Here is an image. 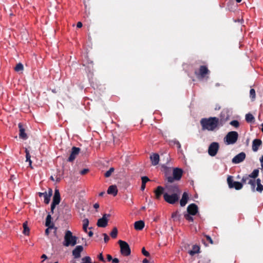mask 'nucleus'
Here are the masks:
<instances>
[{
  "mask_svg": "<svg viewBox=\"0 0 263 263\" xmlns=\"http://www.w3.org/2000/svg\"><path fill=\"white\" fill-rule=\"evenodd\" d=\"M200 124L203 130L214 131L218 129L219 126V120L216 117L203 118L200 121Z\"/></svg>",
  "mask_w": 263,
  "mask_h": 263,
  "instance_id": "obj_1",
  "label": "nucleus"
},
{
  "mask_svg": "<svg viewBox=\"0 0 263 263\" xmlns=\"http://www.w3.org/2000/svg\"><path fill=\"white\" fill-rule=\"evenodd\" d=\"M241 183L242 185L246 183L249 184L253 192L257 191L261 193L263 191V185L261 184V181L259 179L254 180L250 178L249 176H246L242 177Z\"/></svg>",
  "mask_w": 263,
  "mask_h": 263,
  "instance_id": "obj_2",
  "label": "nucleus"
},
{
  "mask_svg": "<svg viewBox=\"0 0 263 263\" xmlns=\"http://www.w3.org/2000/svg\"><path fill=\"white\" fill-rule=\"evenodd\" d=\"M77 237L73 236L70 231L67 230L65 232L63 244L65 247L74 246L77 243Z\"/></svg>",
  "mask_w": 263,
  "mask_h": 263,
  "instance_id": "obj_3",
  "label": "nucleus"
},
{
  "mask_svg": "<svg viewBox=\"0 0 263 263\" xmlns=\"http://www.w3.org/2000/svg\"><path fill=\"white\" fill-rule=\"evenodd\" d=\"M238 134L236 132H229L224 138V142L227 144H233L237 140Z\"/></svg>",
  "mask_w": 263,
  "mask_h": 263,
  "instance_id": "obj_4",
  "label": "nucleus"
},
{
  "mask_svg": "<svg viewBox=\"0 0 263 263\" xmlns=\"http://www.w3.org/2000/svg\"><path fill=\"white\" fill-rule=\"evenodd\" d=\"M183 171L181 169L179 168H175L173 169V176H168L167 177V180L168 182L172 183L175 180H179L182 177Z\"/></svg>",
  "mask_w": 263,
  "mask_h": 263,
  "instance_id": "obj_5",
  "label": "nucleus"
},
{
  "mask_svg": "<svg viewBox=\"0 0 263 263\" xmlns=\"http://www.w3.org/2000/svg\"><path fill=\"white\" fill-rule=\"evenodd\" d=\"M118 243L120 247V251L122 255L127 256L130 254V249L128 244L123 240H120Z\"/></svg>",
  "mask_w": 263,
  "mask_h": 263,
  "instance_id": "obj_6",
  "label": "nucleus"
},
{
  "mask_svg": "<svg viewBox=\"0 0 263 263\" xmlns=\"http://www.w3.org/2000/svg\"><path fill=\"white\" fill-rule=\"evenodd\" d=\"M179 195L176 193L170 194L167 193H165L163 194V197L165 201L167 203L174 204L178 200Z\"/></svg>",
  "mask_w": 263,
  "mask_h": 263,
  "instance_id": "obj_7",
  "label": "nucleus"
},
{
  "mask_svg": "<svg viewBox=\"0 0 263 263\" xmlns=\"http://www.w3.org/2000/svg\"><path fill=\"white\" fill-rule=\"evenodd\" d=\"M227 182L230 188H235L236 190H240L242 187L241 183L237 181H234L233 177L231 176H228L227 178Z\"/></svg>",
  "mask_w": 263,
  "mask_h": 263,
  "instance_id": "obj_8",
  "label": "nucleus"
},
{
  "mask_svg": "<svg viewBox=\"0 0 263 263\" xmlns=\"http://www.w3.org/2000/svg\"><path fill=\"white\" fill-rule=\"evenodd\" d=\"M219 145L217 142H212L209 146L208 148V154L212 157L215 156L219 149Z\"/></svg>",
  "mask_w": 263,
  "mask_h": 263,
  "instance_id": "obj_9",
  "label": "nucleus"
},
{
  "mask_svg": "<svg viewBox=\"0 0 263 263\" xmlns=\"http://www.w3.org/2000/svg\"><path fill=\"white\" fill-rule=\"evenodd\" d=\"M165 189L166 191V193L168 194H180V191L179 189L178 185H171V184H166L165 186Z\"/></svg>",
  "mask_w": 263,
  "mask_h": 263,
  "instance_id": "obj_10",
  "label": "nucleus"
},
{
  "mask_svg": "<svg viewBox=\"0 0 263 263\" xmlns=\"http://www.w3.org/2000/svg\"><path fill=\"white\" fill-rule=\"evenodd\" d=\"M110 217L109 214H105L101 218L98 220L97 226L99 227L105 228L107 226L108 218Z\"/></svg>",
  "mask_w": 263,
  "mask_h": 263,
  "instance_id": "obj_11",
  "label": "nucleus"
},
{
  "mask_svg": "<svg viewBox=\"0 0 263 263\" xmlns=\"http://www.w3.org/2000/svg\"><path fill=\"white\" fill-rule=\"evenodd\" d=\"M209 72L208 68L205 66H201L200 67L199 71H195V74L199 79H203L204 78L205 74H208Z\"/></svg>",
  "mask_w": 263,
  "mask_h": 263,
  "instance_id": "obj_12",
  "label": "nucleus"
},
{
  "mask_svg": "<svg viewBox=\"0 0 263 263\" xmlns=\"http://www.w3.org/2000/svg\"><path fill=\"white\" fill-rule=\"evenodd\" d=\"M246 158V154L243 152H241L236 156H235L233 159H232V162L234 164H238L244 160V159Z\"/></svg>",
  "mask_w": 263,
  "mask_h": 263,
  "instance_id": "obj_13",
  "label": "nucleus"
},
{
  "mask_svg": "<svg viewBox=\"0 0 263 263\" xmlns=\"http://www.w3.org/2000/svg\"><path fill=\"white\" fill-rule=\"evenodd\" d=\"M80 151V149L78 147H73L70 156L68 158V161L72 162L76 158Z\"/></svg>",
  "mask_w": 263,
  "mask_h": 263,
  "instance_id": "obj_14",
  "label": "nucleus"
},
{
  "mask_svg": "<svg viewBox=\"0 0 263 263\" xmlns=\"http://www.w3.org/2000/svg\"><path fill=\"white\" fill-rule=\"evenodd\" d=\"M52 190L50 189L49 193L45 192L44 193H39V195L40 197H43L44 201L46 204H48L50 200V197L52 195Z\"/></svg>",
  "mask_w": 263,
  "mask_h": 263,
  "instance_id": "obj_15",
  "label": "nucleus"
},
{
  "mask_svg": "<svg viewBox=\"0 0 263 263\" xmlns=\"http://www.w3.org/2000/svg\"><path fill=\"white\" fill-rule=\"evenodd\" d=\"M83 250V247L82 246H77L72 251V255L75 258H78L81 256V253Z\"/></svg>",
  "mask_w": 263,
  "mask_h": 263,
  "instance_id": "obj_16",
  "label": "nucleus"
},
{
  "mask_svg": "<svg viewBox=\"0 0 263 263\" xmlns=\"http://www.w3.org/2000/svg\"><path fill=\"white\" fill-rule=\"evenodd\" d=\"M187 211L192 215H195L198 212V207L195 204H191L188 206Z\"/></svg>",
  "mask_w": 263,
  "mask_h": 263,
  "instance_id": "obj_17",
  "label": "nucleus"
},
{
  "mask_svg": "<svg viewBox=\"0 0 263 263\" xmlns=\"http://www.w3.org/2000/svg\"><path fill=\"white\" fill-rule=\"evenodd\" d=\"M152 164L154 166L157 165L159 162V155L157 153H153L150 156Z\"/></svg>",
  "mask_w": 263,
  "mask_h": 263,
  "instance_id": "obj_18",
  "label": "nucleus"
},
{
  "mask_svg": "<svg viewBox=\"0 0 263 263\" xmlns=\"http://www.w3.org/2000/svg\"><path fill=\"white\" fill-rule=\"evenodd\" d=\"M18 128L20 130L19 137L20 138H22L24 140H26L27 139L28 137L27 134L25 132V129L23 127V125L22 123H20L18 124Z\"/></svg>",
  "mask_w": 263,
  "mask_h": 263,
  "instance_id": "obj_19",
  "label": "nucleus"
},
{
  "mask_svg": "<svg viewBox=\"0 0 263 263\" xmlns=\"http://www.w3.org/2000/svg\"><path fill=\"white\" fill-rule=\"evenodd\" d=\"M164 188L161 186H158L154 191L155 198L157 199H159L162 194H163Z\"/></svg>",
  "mask_w": 263,
  "mask_h": 263,
  "instance_id": "obj_20",
  "label": "nucleus"
},
{
  "mask_svg": "<svg viewBox=\"0 0 263 263\" xmlns=\"http://www.w3.org/2000/svg\"><path fill=\"white\" fill-rule=\"evenodd\" d=\"M261 143L262 142L260 139H256L254 140L252 143V150L254 152H257Z\"/></svg>",
  "mask_w": 263,
  "mask_h": 263,
  "instance_id": "obj_21",
  "label": "nucleus"
},
{
  "mask_svg": "<svg viewBox=\"0 0 263 263\" xmlns=\"http://www.w3.org/2000/svg\"><path fill=\"white\" fill-rule=\"evenodd\" d=\"M61 201V197L59 191L57 189L55 190L54 196L53 197V203L59 204Z\"/></svg>",
  "mask_w": 263,
  "mask_h": 263,
  "instance_id": "obj_22",
  "label": "nucleus"
},
{
  "mask_svg": "<svg viewBox=\"0 0 263 263\" xmlns=\"http://www.w3.org/2000/svg\"><path fill=\"white\" fill-rule=\"evenodd\" d=\"M107 192V194L112 195L114 196H116L118 193V190L117 186L115 185L109 186Z\"/></svg>",
  "mask_w": 263,
  "mask_h": 263,
  "instance_id": "obj_23",
  "label": "nucleus"
},
{
  "mask_svg": "<svg viewBox=\"0 0 263 263\" xmlns=\"http://www.w3.org/2000/svg\"><path fill=\"white\" fill-rule=\"evenodd\" d=\"M189 199V195L186 192H184L180 200V203L181 206H184L187 203Z\"/></svg>",
  "mask_w": 263,
  "mask_h": 263,
  "instance_id": "obj_24",
  "label": "nucleus"
},
{
  "mask_svg": "<svg viewBox=\"0 0 263 263\" xmlns=\"http://www.w3.org/2000/svg\"><path fill=\"white\" fill-rule=\"evenodd\" d=\"M144 227V222L142 220L136 221L134 223V228L136 230H141Z\"/></svg>",
  "mask_w": 263,
  "mask_h": 263,
  "instance_id": "obj_25",
  "label": "nucleus"
},
{
  "mask_svg": "<svg viewBox=\"0 0 263 263\" xmlns=\"http://www.w3.org/2000/svg\"><path fill=\"white\" fill-rule=\"evenodd\" d=\"M200 248L197 245H194L193 246L192 249L189 251V253L191 256H193L195 254H197L199 252Z\"/></svg>",
  "mask_w": 263,
  "mask_h": 263,
  "instance_id": "obj_26",
  "label": "nucleus"
},
{
  "mask_svg": "<svg viewBox=\"0 0 263 263\" xmlns=\"http://www.w3.org/2000/svg\"><path fill=\"white\" fill-rule=\"evenodd\" d=\"M23 229H24L23 233L25 235H29L30 229L27 226V221L23 223Z\"/></svg>",
  "mask_w": 263,
  "mask_h": 263,
  "instance_id": "obj_27",
  "label": "nucleus"
},
{
  "mask_svg": "<svg viewBox=\"0 0 263 263\" xmlns=\"http://www.w3.org/2000/svg\"><path fill=\"white\" fill-rule=\"evenodd\" d=\"M89 224V220L85 218L83 220V229L85 233H87V228Z\"/></svg>",
  "mask_w": 263,
  "mask_h": 263,
  "instance_id": "obj_28",
  "label": "nucleus"
},
{
  "mask_svg": "<svg viewBox=\"0 0 263 263\" xmlns=\"http://www.w3.org/2000/svg\"><path fill=\"white\" fill-rule=\"evenodd\" d=\"M246 120L248 123H251L254 121V117L251 114H247L246 115Z\"/></svg>",
  "mask_w": 263,
  "mask_h": 263,
  "instance_id": "obj_29",
  "label": "nucleus"
},
{
  "mask_svg": "<svg viewBox=\"0 0 263 263\" xmlns=\"http://www.w3.org/2000/svg\"><path fill=\"white\" fill-rule=\"evenodd\" d=\"M258 173L259 170L258 169H255L252 172V173L251 174H250L248 176L250 177V178L255 180V178L258 176Z\"/></svg>",
  "mask_w": 263,
  "mask_h": 263,
  "instance_id": "obj_30",
  "label": "nucleus"
},
{
  "mask_svg": "<svg viewBox=\"0 0 263 263\" xmlns=\"http://www.w3.org/2000/svg\"><path fill=\"white\" fill-rule=\"evenodd\" d=\"M26 153V161L29 162V164L30 166H31L32 161L31 160V156L30 155L29 151L27 150V149H26L25 150Z\"/></svg>",
  "mask_w": 263,
  "mask_h": 263,
  "instance_id": "obj_31",
  "label": "nucleus"
},
{
  "mask_svg": "<svg viewBox=\"0 0 263 263\" xmlns=\"http://www.w3.org/2000/svg\"><path fill=\"white\" fill-rule=\"evenodd\" d=\"M53 224L51 223V216L50 214H48L46 219L45 226H51Z\"/></svg>",
  "mask_w": 263,
  "mask_h": 263,
  "instance_id": "obj_32",
  "label": "nucleus"
},
{
  "mask_svg": "<svg viewBox=\"0 0 263 263\" xmlns=\"http://www.w3.org/2000/svg\"><path fill=\"white\" fill-rule=\"evenodd\" d=\"M24 69L23 65L20 63L17 64L14 68V70L16 72L22 71Z\"/></svg>",
  "mask_w": 263,
  "mask_h": 263,
  "instance_id": "obj_33",
  "label": "nucleus"
},
{
  "mask_svg": "<svg viewBox=\"0 0 263 263\" xmlns=\"http://www.w3.org/2000/svg\"><path fill=\"white\" fill-rule=\"evenodd\" d=\"M250 97L252 101H254L256 98V93L254 89H251L250 90Z\"/></svg>",
  "mask_w": 263,
  "mask_h": 263,
  "instance_id": "obj_34",
  "label": "nucleus"
},
{
  "mask_svg": "<svg viewBox=\"0 0 263 263\" xmlns=\"http://www.w3.org/2000/svg\"><path fill=\"white\" fill-rule=\"evenodd\" d=\"M117 234H118L117 229L116 228H114L110 234L111 237L113 238H115L117 237Z\"/></svg>",
  "mask_w": 263,
  "mask_h": 263,
  "instance_id": "obj_35",
  "label": "nucleus"
},
{
  "mask_svg": "<svg viewBox=\"0 0 263 263\" xmlns=\"http://www.w3.org/2000/svg\"><path fill=\"white\" fill-rule=\"evenodd\" d=\"M193 215H192L191 214H189V213H187V214H185L184 216V218L189 221H191V222H192L194 220V219L193 218Z\"/></svg>",
  "mask_w": 263,
  "mask_h": 263,
  "instance_id": "obj_36",
  "label": "nucleus"
},
{
  "mask_svg": "<svg viewBox=\"0 0 263 263\" xmlns=\"http://www.w3.org/2000/svg\"><path fill=\"white\" fill-rule=\"evenodd\" d=\"M114 168L113 167H111L109 168L108 171H107L104 174L105 177L108 178L110 177L111 174L114 172Z\"/></svg>",
  "mask_w": 263,
  "mask_h": 263,
  "instance_id": "obj_37",
  "label": "nucleus"
},
{
  "mask_svg": "<svg viewBox=\"0 0 263 263\" xmlns=\"http://www.w3.org/2000/svg\"><path fill=\"white\" fill-rule=\"evenodd\" d=\"M230 124L232 126H233L235 127H238L239 123V122L237 120H233L230 122Z\"/></svg>",
  "mask_w": 263,
  "mask_h": 263,
  "instance_id": "obj_38",
  "label": "nucleus"
},
{
  "mask_svg": "<svg viewBox=\"0 0 263 263\" xmlns=\"http://www.w3.org/2000/svg\"><path fill=\"white\" fill-rule=\"evenodd\" d=\"M179 214L178 212H175L173 213L172 215V217L174 219V220H176L178 218Z\"/></svg>",
  "mask_w": 263,
  "mask_h": 263,
  "instance_id": "obj_39",
  "label": "nucleus"
},
{
  "mask_svg": "<svg viewBox=\"0 0 263 263\" xmlns=\"http://www.w3.org/2000/svg\"><path fill=\"white\" fill-rule=\"evenodd\" d=\"M48 228L45 230V234L46 235H48L50 233V230L54 228L53 224H52L51 226H47Z\"/></svg>",
  "mask_w": 263,
  "mask_h": 263,
  "instance_id": "obj_40",
  "label": "nucleus"
},
{
  "mask_svg": "<svg viewBox=\"0 0 263 263\" xmlns=\"http://www.w3.org/2000/svg\"><path fill=\"white\" fill-rule=\"evenodd\" d=\"M97 258L102 262H105V260L103 256L102 253H100L99 255L97 256Z\"/></svg>",
  "mask_w": 263,
  "mask_h": 263,
  "instance_id": "obj_41",
  "label": "nucleus"
},
{
  "mask_svg": "<svg viewBox=\"0 0 263 263\" xmlns=\"http://www.w3.org/2000/svg\"><path fill=\"white\" fill-rule=\"evenodd\" d=\"M142 183L146 184V182L149 181V178L146 176H143L141 178Z\"/></svg>",
  "mask_w": 263,
  "mask_h": 263,
  "instance_id": "obj_42",
  "label": "nucleus"
},
{
  "mask_svg": "<svg viewBox=\"0 0 263 263\" xmlns=\"http://www.w3.org/2000/svg\"><path fill=\"white\" fill-rule=\"evenodd\" d=\"M162 167L163 168V171L164 173L167 174V173L170 172L171 171V168L170 167H167L165 165H162Z\"/></svg>",
  "mask_w": 263,
  "mask_h": 263,
  "instance_id": "obj_43",
  "label": "nucleus"
},
{
  "mask_svg": "<svg viewBox=\"0 0 263 263\" xmlns=\"http://www.w3.org/2000/svg\"><path fill=\"white\" fill-rule=\"evenodd\" d=\"M89 172V170L88 168H84L80 171V173L82 175H84L87 174Z\"/></svg>",
  "mask_w": 263,
  "mask_h": 263,
  "instance_id": "obj_44",
  "label": "nucleus"
},
{
  "mask_svg": "<svg viewBox=\"0 0 263 263\" xmlns=\"http://www.w3.org/2000/svg\"><path fill=\"white\" fill-rule=\"evenodd\" d=\"M103 236L105 242H107L109 240V237L106 233H103Z\"/></svg>",
  "mask_w": 263,
  "mask_h": 263,
  "instance_id": "obj_45",
  "label": "nucleus"
},
{
  "mask_svg": "<svg viewBox=\"0 0 263 263\" xmlns=\"http://www.w3.org/2000/svg\"><path fill=\"white\" fill-rule=\"evenodd\" d=\"M142 254H143L144 256H147H147H148L149 255V253L147 251H146L145 250V248H142Z\"/></svg>",
  "mask_w": 263,
  "mask_h": 263,
  "instance_id": "obj_46",
  "label": "nucleus"
},
{
  "mask_svg": "<svg viewBox=\"0 0 263 263\" xmlns=\"http://www.w3.org/2000/svg\"><path fill=\"white\" fill-rule=\"evenodd\" d=\"M174 144L176 145L179 149H181V144L178 141L174 140L173 141Z\"/></svg>",
  "mask_w": 263,
  "mask_h": 263,
  "instance_id": "obj_47",
  "label": "nucleus"
},
{
  "mask_svg": "<svg viewBox=\"0 0 263 263\" xmlns=\"http://www.w3.org/2000/svg\"><path fill=\"white\" fill-rule=\"evenodd\" d=\"M57 205H58V204L52 202L51 205V212L52 214L53 213L54 209H55V207Z\"/></svg>",
  "mask_w": 263,
  "mask_h": 263,
  "instance_id": "obj_48",
  "label": "nucleus"
},
{
  "mask_svg": "<svg viewBox=\"0 0 263 263\" xmlns=\"http://www.w3.org/2000/svg\"><path fill=\"white\" fill-rule=\"evenodd\" d=\"M205 237L206 238V240L209 241L210 243L212 244L213 243V240L210 236H209V235H206Z\"/></svg>",
  "mask_w": 263,
  "mask_h": 263,
  "instance_id": "obj_49",
  "label": "nucleus"
},
{
  "mask_svg": "<svg viewBox=\"0 0 263 263\" xmlns=\"http://www.w3.org/2000/svg\"><path fill=\"white\" fill-rule=\"evenodd\" d=\"M107 259L108 261L112 260V256L109 254H107Z\"/></svg>",
  "mask_w": 263,
  "mask_h": 263,
  "instance_id": "obj_50",
  "label": "nucleus"
},
{
  "mask_svg": "<svg viewBox=\"0 0 263 263\" xmlns=\"http://www.w3.org/2000/svg\"><path fill=\"white\" fill-rule=\"evenodd\" d=\"M119 262V260L118 258H115L112 259V263H118Z\"/></svg>",
  "mask_w": 263,
  "mask_h": 263,
  "instance_id": "obj_51",
  "label": "nucleus"
},
{
  "mask_svg": "<svg viewBox=\"0 0 263 263\" xmlns=\"http://www.w3.org/2000/svg\"><path fill=\"white\" fill-rule=\"evenodd\" d=\"M77 27L79 28H81L82 27V23L81 22H78L77 24Z\"/></svg>",
  "mask_w": 263,
  "mask_h": 263,
  "instance_id": "obj_52",
  "label": "nucleus"
},
{
  "mask_svg": "<svg viewBox=\"0 0 263 263\" xmlns=\"http://www.w3.org/2000/svg\"><path fill=\"white\" fill-rule=\"evenodd\" d=\"M260 161L261 163V169L263 170V156H262L260 158Z\"/></svg>",
  "mask_w": 263,
  "mask_h": 263,
  "instance_id": "obj_53",
  "label": "nucleus"
},
{
  "mask_svg": "<svg viewBox=\"0 0 263 263\" xmlns=\"http://www.w3.org/2000/svg\"><path fill=\"white\" fill-rule=\"evenodd\" d=\"M93 208H94L95 209H98V208H99V203H96L95 204H94V205H93Z\"/></svg>",
  "mask_w": 263,
  "mask_h": 263,
  "instance_id": "obj_54",
  "label": "nucleus"
},
{
  "mask_svg": "<svg viewBox=\"0 0 263 263\" xmlns=\"http://www.w3.org/2000/svg\"><path fill=\"white\" fill-rule=\"evenodd\" d=\"M145 189V184H142V185H141V190L142 191H144Z\"/></svg>",
  "mask_w": 263,
  "mask_h": 263,
  "instance_id": "obj_55",
  "label": "nucleus"
},
{
  "mask_svg": "<svg viewBox=\"0 0 263 263\" xmlns=\"http://www.w3.org/2000/svg\"><path fill=\"white\" fill-rule=\"evenodd\" d=\"M87 233H88V236H89V237H91V236H92V235H93V232H92V231H89V232H87Z\"/></svg>",
  "mask_w": 263,
  "mask_h": 263,
  "instance_id": "obj_56",
  "label": "nucleus"
},
{
  "mask_svg": "<svg viewBox=\"0 0 263 263\" xmlns=\"http://www.w3.org/2000/svg\"><path fill=\"white\" fill-rule=\"evenodd\" d=\"M142 262L143 263H149V261L146 258H145L143 260Z\"/></svg>",
  "mask_w": 263,
  "mask_h": 263,
  "instance_id": "obj_57",
  "label": "nucleus"
},
{
  "mask_svg": "<svg viewBox=\"0 0 263 263\" xmlns=\"http://www.w3.org/2000/svg\"><path fill=\"white\" fill-rule=\"evenodd\" d=\"M41 258L45 259L47 258V256L45 254H43L41 256Z\"/></svg>",
  "mask_w": 263,
  "mask_h": 263,
  "instance_id": "obj_58",
  "label": "nucleus"
},
{
  "mask_svg": "<svg viewBox=\"0 0 263 263\" xmlns=\"http://www.w3.org/2000/svg\"><path fill=\"white\" fill-rule=\"evenodd\" d=\"M104 194V192H101V193H100L99 194V196H103V194Z\"/></svg>",
  "mask_w": 263,
  "mask_h": 263,
  "instance_id": "obj_59",
  "label": "nucleus"
},
{
  "mask_svg": "<svg viewBox=\"0 0 263 263\" xmlns=\"http://www.w3.org/2000/svg\"><path fill=\"white\" fill-rule=\"evenodd\" d=\"M261 131L263 133V123L261 124Z\"/></svg>",
  "mask_w": 263,
  "mask_h": 263,
  "instance_id": "obj_60",
  "label": "nucleus"
},
{
  "mask_svg": "<svg viewBox=\"0 0 263 263\" xmlns=\"http://www.w3.org/2000/svg\"><path fill=\"white\" fill-rule=\"evenodd\" d=\"M242 0H236L237 3H240Z\"/></svg>",
  "mask_w": 263,
  "mask_h": 263,
  "instance_id": "obj_61",
  "label": "nucleus"
},
{
  "mask_svg": "<svg viewBox=\"0 0 263 263\" xmlns=\"http://www.w3.org/2000/svg\"><path fill=\"white\" fill-rule=\"evenodd\" d=\"M50 179L54 181V178H53V176L50 177Z\"/></svg>",
  "mask_w": 263,
  "mask_h": 263,
  "instance_id": "obj_62",
  "label": "nucleus"
}]
</instances>
